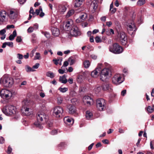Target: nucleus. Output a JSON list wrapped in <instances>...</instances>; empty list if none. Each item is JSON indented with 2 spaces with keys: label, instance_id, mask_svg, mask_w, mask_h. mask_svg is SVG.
I'll list each match as a JSON object with an SVG mask.
<instances>
[{
  "label": "nucleus",
  "instance_id": "nucleus-61",
  "mask_svg": "<svg viewBox=\"0 0 154 154\" xmlns=\"http://www.w3.org/2000/svg\"><path fill=\"white\" fill-rule=\"evenodd\" d=\"M112 25V23L111 21H109L106 22V25L109 27L110 26Z\"/></svg>",
  "mask_w": 154,
  "mask_h": 154
},
{
  "label": "nucleus",
  "instance_id": "nucleus-9",
  "mask_svg": "<svg viewBox=\"0 0 154 154\" xmlns=\"http://www.w3.org/2000/svg\"><path fill=\"white\" fill-rule=\"evenodd\" d=\"M122 75L120 74H115L112 78L113 83L116 85H118L122 83L123 81V80L122 79Z\"/></svg>",
  "mask_w": 154,
  "mask_h": 154
},
{
  "label": "nucleus",
  "instance_id": "nucleus-58",
  "mask_svg": "<svg viewBox=\"0 0 154 154\" xmlns=\"http://www.w3.org/2000/svg\"><path fill=\"white\" fill-rule=\"evenodd\" d=\"M57 131L56 130H53L51 132V134L52 135H55V134H57Z\"/></svg>",
  "mask_w": 154,
  "mask_h": 154
},
{
  "label": "nucleus",
  "instance_id": "nucleus-62",
  "mask_svg": "<svg viewBox=\"0 0 154 154\" xmlns=\"http://www.w3.org/2000/svg\"><path fill=\"white\" fill-rule=\"evenodd\" d=\"M66 144L64 142H62L59 145V146H61V147H65Z\"/></svg>",
  "mask_w": 154,
  "mask_h": 154
},
{
  "label": "nucleus",
  "instance_id": "nucleus-4",
  "mask_svg": "<svg viewBox=\"0 0 154 154\" xmlns=\"http://www.w3.org/2000/svg\"><path fill=\"white\" fill-rule=\"evenodd\" d=\"M46 115L43 112H39L37 115V121L35 123V125L36 127L41 128L42 127L41 122L46 118Z\"/></svg>",
  "mask_w": 154,
  "mask_h": 154
},
{
  "label": "nucleus",
  "instance_id": "nucleus-3",
  "mask_svg": "<svg viewBox=\"0 0 154 154\" xmlns=\"http://www.w3.org/2000/svg\"><path fill=\"white\" fill-rule=\"evenodd\" d=\"M111 75L110 69L108 68H105L100 72V79L102 81H104Z\"/></svg>",
  "mask_w": 154,
  "mask_h": 154
},
{
  "label": "nucleus",
  "instance_id": "nucleus-27",
  "mask_svg": "<svg viewBox=\"0 0 154 154\" xmlns=\"http://www.w3.org/2000/svg\"><path fill=\"white\" fill-rule=\"evenodd\" d=\"M59 80L60 81L63 83L65 84L67 82V80L66 79V76L65 75L60 76Z\"/></svg>",
  "mask_w": 154,
  "mask_h": 154
},
{
  "label": "nucleus",
  "instance_id": "nucleus-23",
  "mask_svg": "<svg viewBox=\"0 0 154 154\" xmlns=\"http://www.w3.org/2000/svg\"><path fill=\"white\" fill-rule=\"evenodd\" d=\"M66 8L64 5H60L59 7V12L61 14H63L66 11Z\"/></svg>",
  "mask_w": 154,
  "mask_h": 154
},
{
  "label": "nucleus",
  "instance_id": "nucleus-43",
  "mask_svg": "<svg viewBox=\"0 0 154 154\" xmlns=\"http://www.w3.org/2000/svg\"><path fill=\"white\" fill-rule=\"evenodd\" d=\"M95 39L96 42L97 43H98L101 42V40L100 38L98 36H96L95 38Z\"/></svg>",
  "mask_w": 154,
  "mask_h": 154
},
{
  "label": "nucleus",
  "instance_id": "nucleus-35",
  "mask_svg": "<svg viewBox=\"0 0 154 154\" xmlns=\"http://www.w3.org/2000/svg\"><path fill=\"white\" fill-rule=\"evenodd\" d=\"M57 102L58 104H61L63 102V99L62 97L60 96H59L57 97Z\"/></svg>",
  "mask_w": 154,
  "mask_h": 154
},
{
  "label": "nucleus",
  "instance_id": "nucleus-10",
  "mask_svg": "<svg viewBox=\"0 0 154 154\" xmlns=\"http://www.w3.org/2000/svg\"><path fill=\"white\" fill-rule=\"evenodd\" d=\"M118 37L119 38L122 45H126L127 43V38L125 33L123 32H119L117 35Z\"/></svg>",
  "mask_w": 154,
  "mask_h": 154
},
{
  "label": "nucleus",
  "instance_id": "nucleus-26",
  "mask_svg": "<svg viewBox=\"0 0 154 154\" xmlns=\"http://www.w3.org/2000/svg\"><path fill=\"white\" fill-rule=\"evenodd\" d=\"M84 0H76L74 6L75 7H80L82 4Z\"/></svg>",
  "mask_w": 154,
  "mask_h": 154
},
{
  "label": "nucleus",
  "instance_id": "nucleus-7",
  "mask_svg": "<svg viewBox=\"0 0 154 154\" xmlns=\"http://www.w3.org/2000/svg\"><path fill=\"white\" fill-rule=\"evenodd\" d=\"M12 94V92L8 90L0 88V95L2 98L9 99Z\"/></svg>",
  "mask_w": 154,
  "mask_h": 154
},
{
  "label": "nucleus",
  "instance_id": "nucleus-50",
  "mask_svg": "<svg viewBox=\"0 0 154 154\" xmlns=\"http://www.w3.org/2000/svg\"><path fill=\"white\" fill-rule=\"evenodd\" d=\"M69 65V63L67 61H65L63 64V66L61 67V68L63 69V66L66 67Z\"/></svg>",
  "mask_w": 154,
  "mask_h": 154
},
{
  "label": "nucleus",
  "instance_id": "nucleus-34",
  "mask_svg": "<svg viewBox=\"0 0 154 154\" xmlns=\"http://www.w3.org/2000/svg\"><path fill=\"white\" fill-rule=\"evenodd\" d=\"M145 3V0H138L137 3V4L139 6H141L144 5Z\"/></svg>",
  "mask_w": 154,
  "mask_h": 154
},
{
  "label": "nucleus",
  "instance_id": "nucleus-49",
  "mask_svg": "<svg viewBox=\"0 0 154 154\" xmlns=\"http://www.w3.org/2000/svg\"><path fill=\"white\" fill-rule=\"evenodd\" d=\"M34 30L33 27H30L27 29V32L29 33H31L33 32Z\"/></svg>",
  "mask_w": 154,
  "mask_h": 154
},
{
  "label": "nucleus",
  "instance_id": "nucleus-41",
  "mask_svg": "<svg viewBox=\"0 0 154 154\" xmlns=\"http://www.w3.org/2000/svg\"><path fill=\"white\" fill-rule=\"evenodd\" d=\"M42 11V8L41 7H40L39 8V9H37L35 11V14L36 13L38 15L39 14V13L40 12Z\"/></svg>",
  "mask_w": 154,
  "mask_h": 154
},
{
  "label": "nucleus",
  "instance_id": "nucleus-48",
  "mask_svg": "<svg viewBox=\"0 0 154 154\" xmlns=\"http://www.w3.org/2000/svg\"><path fill=\"white\" fill-rule=\"evenodd\" d=\"M6 30L5 29H3L0 31V35H3L6 32Z\"/></svg>",
  "mask_w": 154,
  "mask_h": 154
},
{
  "label": "nucleus",
  "instance_id": "nucleus-25",
  "mask_svg": "<svg viewBox=\"0 0 154 154\" xmlns=\"http://www.w3.org/2000/svg\"><path fill=\"white\" fill-rule=\"evenodd\" d=\"M102 87L104 91H106L111 89L110 86L108 83H105L103 84Z\"/></svg>",
  "mask_w": 154,
  "mask_h": 154
},
{
  "label": "nucleus",
  "instance_id": "nucleus-38",
  "mask_svg": "<svg viewBox=\"0 0 154 154\" xmlns=\"http://www.w3.org/2000/svg\"><path fill=\"white\" fill-rule=\"evenodd\" d=\"M68 61L70 63V64L71 65L73 64L75 62V60L74 59H72V57H70L68 59Z\"/></svg>",
  "mask_w": 154,
  "mask_h": 154
},
{
  "label": "nucleus",
  "instance_id": "nucleus-17",
  "mask_svg": "<svg viewBox=\"0 0 154 154\" xmlns=\"http://www.w3.org/2000/svg\"><path fill=\"white\" fill-rule=\"evenodd\" d=\"M73 22L72 20L67 21L66 22L65 26L63 27V29L66 31H70L71 29V28L72 27Z\"/></svg>",
  "mask_w": 154,
  "mask_h": 154
},
{
  "label": "nucleus",
  "instance_id": "nucleus-6",
  "mask_svg": "<svg viewBox=\"0 0 154 154\" xmlns=\"http://www.w3.org/2000/svg\"><path fill=\"white\" fill-rule=\"evenodd\" d=\"M97 106L100 111H102L106 109V103L103 99H99L97 101Z\"/></svg>",
  "mask_w": 154,
  "mask_h": 154
},
{
  "label": "nucleus",
  "instance_id": "nucleus-14",
  "mask_svg": "<svg viewBox=\"0 0 154 154\" xmlns=\"http://www.w3.org/2000/svg\"><path fill=\"white\" fill-rule=\"evenodd\" d=\"M137 29V28L133 23L128 24L127 25V30L129 33L131 34H133L134 32Z\"/></svg>",
  "mask_w": 154,
  "mask_h": 154
},
{
  "label": "nucleus",
  "instance_id": "nucleus-24",
  "mask_svg": "<svg viewBox=\"0 0 154 154\" xmlns=\"http://www.w3.org/2000/svg\"><path fill=\"white\" fill-rule=\"evenodd\" d=\"M86 117L88 120H91L93 119V114L90 111H87L86 112Z\"/></svg>",
  "mask_w": 154,
  "mask_h": 154
},
{
  "label": "nucleus",
  "instance_id": "nucleus-33",
  "mask_svg": "<svg viewBox=\"0 0 154 154\" xmlns=\"http://www.w3.org/2000/svg\"><path fill=\"white\" fill-rule=\"evenodd\" d=\"M46 76L51 78H53L54 76V75L52 72L49 71L47 72Z\"/></svg>",
  "mask_w": 154,
  "mask_h": 154
},
{
  "label": "nucleus",
  "instance_id": "nucleus-39",
  "mask_svg": "<svg viewBox=\"0 0 154 154\" xmlns=\"http://www.w3.org/2000/svg\"><path fill=\"white\" fill-rule=\"evenodd\" d=\"M42 33L44 34L47 38H50V35L49 32H42Z\"/></svg>",
  "mask_w": 154,
  "mask_h": 154
},
{
  "label": "nucleus",
  "instance_id": "nucleus-52",
  "mask_svg": "<svg viewBox=\"0 0 154 154\" xmlns=\"http://www.w3.org/2000/svg\"><path fill=\"white\" fill-rule=\"evenodd\" d=\"M17 57L19 59H22L23 58V56L21 54H17Z\"/></svg>",
  "mask_w": 154,
  "mask_h": 154
},
{
  "label": "nucleus",
  "instance_id": "nucleus-12",
  "mask_svg": "<svg viewBox=\"0 0 154 154\" xmlns=\"http://www.w3.org/2000/svg\"><path fill=\"white\" fill-rule=\"evenodd\" d=\"M71 35L74 36L80 35L81 32L78 28L76 26L73 25L70 31Z\"/></svg>",
  "mask_w": 154,
  "mask_h": 154
},
{
  "label": "nucleus",
  "instance_id": "nucleus-8",
  "mask_svg": "<svg viewBox=\"0 0 154 154\" xmlns=\"http://www.w3.org/2000/svg\"><path fill=\"white\" fill-rule=\"evenodd\" d=\"M63 112L62 108L57 106L54 107L53 109V114L54 116L57 118H60L62 116Z\"/></svg>",
  "mask_w": 154,
  "mask_h": 154
},
{
  "label": "nucleus",
  "instance_id": "nucleus-53",
  "mask_svg": "<svg viewBox=\"0 0 154 154\" xmlns=\"http://www.w3.org/2000/svg\"><path fill=\"white\" fill-rule=\"evenodd\" d=\"M60 61V59H54L53 60V61L54 62V64L57 65L58 63V61Z\"/></svg>",
  "mask_w": 154,
  "mask_h": 154
},
{
  "label": "nucleus",
  "instance_id": "nucleus-46",
  "mask_svg": "<svg viewBox=\"0 0 154 154\" xmlns=\"http://www.w3.org/2000/svg\"><path fill=\"white\" fill-rule=\"evenodd\" d=\"M16 41L18 42H21L22 41L21 37L20 36H18L16 38Z\"/></svg>",
  "mask_w": 154,
  "mask_h": 154
},
{
  "label": "nucleus",
  "instance_id": "nucleus-11",
  "mask_svg": "<svg viewBox=\"0 0 154 154\" xmlns=\"http://www.w3.org/2000/svg\"><path fill=\"white\" fill-rule=\"evenodd\" d=\"M26 103H27V101H24L23 102V104H25V105L23 106L22 110L25 115L28 116L31 114L32 110L28 107Z\"/></svg>",
  "mask_w": 154,
  "mask_h": 154
},
{
  "label": "nucleus",
  "instance_id": "nucleus-37",
  "mask_svg": "<svg viewBox=\"0 0 154 154\" xmlns=\"http://www.w3.org/2000/svg\"><path fill=\"white\" fill-rule=\"evenodd\" d=\"M58 89L62 93H65L68 90V88H62L60 87Z\"/></svg>",
  "mask_w": 154,
  "mask_h": 154
},
{
  "label": "nucleus",
  "instance_id": "nucleus-36",
  "mask_svg": "<svg viewBox=\"0 0 154 154\" xmlns=\"http://www.w3.org/2000/svg\"><path fill=\"white\" fill-rule=\"evenodd\" d=\"M40 54L38 52H36L35 53V56L34 57L35 60H40L41 59Z\"/></svg>",
  "mask_w": 154,
  "mask_h": 154
},
{
  "label": "nucleus",
  "instance_id": "nucleus-56",
  "mask_svg": "<svg viewBox=\"0 0 154 154\" xmlns=\"http://www.w3.org/2000/svg\"><path fill=\"white\" fill-rule=\"evenodd\" d=\"M15 37L12 34H11L9 37V39L10 41H12L14 39Z\"/></svg>",
  "mask_w": 154,
  "mask_h": 154
},
{
  "label": "nucleus",
  "instance_id": "nucleus-32",
  "mask_svg": "<svg viewBox=\"0 0 154 154\" xmlns=\"http://www.w3.org/2000/svg\"><path fill=\"white\" fill-rule=\"evenodd\" d=\"M74 13V11L73 10H71L69 11L67 14L66 15V17H69L70 16H72Z\"/></svg>",
  "mask_w": 154,
  "mask_h": 154
},
{
  "label": "nucleus",
  "instance_id": "nucleus-18",
  "mask_svg": "<svg viewBox=\"0 0 154 154\" xmlns=\"http://www.w3.org/2000/svg\"><path fill=\"white\" fill-rule=\"evenodd\" d=\"M8 15L11 19H14L17 17V14L15 11L10 10L8 12Z\"/></svg>",
  "mask_w": 154,
  "mask_h": 154
},
{
  "label": "nucleus",
  "instance_id": "nucleus-47",
  "mask_svg": "<svg viewBox=\"0 0 154 154\" xmlns=\"http://www.w3.org/2000/svg\"><path fill=\"white\" fill-rule=\"evenodd\" d=\"M101 88L100 86L97 87L95 89V91L96 93H98L101 90Z\"/></svg>",
  "mask_w": 154,
  "mask_h": 154
},
{
  "label": "nucleus",
  "instance_id": "nucleus-42",
  "mask_svg": "<svg viewBox=\"0 0 154 154\" xmlns=\"http://www.w3.org/2000/svg\"><path fill=\"white\" fill-rule=\"evenodd\" d=\"M7 45L9 47L12 48L13 47V43L12 42H6Z\"/></svg>",
  "mask_w": 154,
  "mask_h": 154
},
{
  "label": "nucleus",
  "instance_id": "nucleus-51",
  "mask_svg": "<svg viewBox=\"0 0 154 154\" xmlns=\"http://www.w3.org/2000/svg\"><path fill=\"white\" fill-rule=\"evenodd\" d=\"M12 151V148L10 147V146H9L8 149L7 151V152L8 154H10Z\"/></svg>",
  "mask_w": 154,
  "mask_h": 154
},
{
  "label": "nucleus",
  "instance_id": "nucleus-59",
  "mask_svg": "<svg viewBox=\"0 0 154 154\" xmlns=\"http://www.w3.org/2000/svg\"><path fill=\"white\" fill-rule=\"evenodd\" d=\"M14 27V26L13 25H8L6 27L8 29H9L10 28H13Z\"/></svg>",
  "mask_w": 154,
  "mask_h": 154
},
{
  "label": "nucleus",
  "instance_id": "nucleus-19",
  "mask_svg": "<svg viewBox=\"0 0 154 154\" xmlns=\"http://www.w3.org/2000/svg\"><path fill=\"white\" fill-rule=\"evenodd\" d=\"M67 108L69 110V112L70 114L74 113L76 112V108L74 105H69L67 106Z\"/></svg>",
  "mask_w": 154,
  "mask_h": 154
},
{
  "label": "nucleus",
  "instance_id": "nucleus-55",
  "mask_svg": "<svg viewBox=\"0 0 154 154\" xmlns=\"http://www.w3.org/2000/svg\"><path fill=\"white\" fill-rule=\"evenodd\" d=\"M65 70L63 69V68L62 69H59L58 70L60 74H63L64 73V72H65Z\"/></svg>",
  "mask_w": 154,
  "mask_h": 154
},
{
  "label": "nucleus",
  "instance_id": "nucleus-60",
  "mask_svg": "<svg viewBox=\"0 0 154 154\" xmlns=\"http://www.w3.org/2000/svg\"><path fill=\"white\" fill-rule=\"evenodd\" d=\"M29 12L30 14H32L33 15H34V14H35V13L34 12V10L32 7L30 8V9L29 11Z\"/></svg>",
  "mask_w": 154,
  "mask_h": 154
},
{
  "label": "nucleus",
  "instance_id": "nucleus-13",
  "mask_svg": "<svg viewBox=\"0 0 154 154\" xmlns=\"http://www.w3.org/2000/svg\"><path fill=\"white\" fill-rule=\"evenodd\" d=\"M86 5H90V8L91 9L95 11L97 9L98 5L97 1L94 0L92 1L89 0L86 2Z\"/></svg>",
  "mask_w": 154,
  "mask_h": 154
},
{
  "label": "nucleus",
  "instance_id": "nucleus-31",
  "mask_svg": "<svg viewBox=\"0 0 154 154\" xmlns=\"http://www.w3.org/2000/svg\"><path fill=\"white\" fill-rule=\"evenodd\" d=\"M83 65L85 68H87L90 66V62L88 60H85L84 62Z\"/></svg>",
  "mask_w": 154,
  "mask_h": 154
},
{
  "label": "nucleus",
  "instance_id": "nucleus-1",
  "mask_svg": "<svg viewBox=\"0 0 154 154\" xmlns=\"http://www.w3.org/2000/svg\"><path fill=\"white\" fill-rule=\"evenodd\" d=\"M109 50L110 52L115 54H119L122 53L123 51L122 47L116 43L110 45L109 47Z\"/></svg>",
  "mask_w": 154,
  "mask_h": 154
},
{
  "label": "nucleus",
  "instance_id": "nucleus-40",
  "mask_svg": "<svg viewBox=\"0 0 154 154\" xmlns=\"http://www.w3.org/2000/svg\"><path fill=\"white\" fill-rule=\"evenodd\" d=\"M147 110L149 113H152L154 111V109L152 108L150 106H148L147 108Z\"/></svg>",
  "mask_w": 154,
  "mask_h": 154
},
{
  "label": "nucleus",
  "instance_id": "nucleus-21",
  "mask_svg": "<svg viewBox=\"0 0 154 154\" xmlns=\"http://www.w3.org/2000/svg\"><path fill=\"white\" fill-rule=\"evenodd\" d=\"M100 72L99 71L98 68H96L91 73V76L93 77H97L99 75Z\"/></svg>",
  "mask_w": 154,
  "mask_h": 154
},
{
  "label": "nucleus",
  "instance_id": "nucleus-54",
  "mask_svg": "<svg viewBox=\"0 0 154 154\" xmlns=\"http://www.w3.org/2000/svg\"><path fill=\"white\" fill-rule=\"evenodd\" d=\"M91 57L94 60H96L97 57V56L94 54H92L91 55Z\"/></svg>",
  "mask_w": 154,
  "mask_h": 154
},
{
  "label": "nucleus",
  "instance_id": "nucleus-44",
  "mask_svg": "<svg viewBox=\"0 0 154 154\" xmlns=\"http://www.w3.org/2000/svg\"><path fill=\"white\" fill-rule=\"evenodd\" d=\"M103 67V65L102 63H99L96 68H98L100 71H101V69Z\"/></svg>",
  "mask_w": 154,
  "mask_h": 154
},
{
  "label": "nucleus",
  "instance_id": "nucleus-45",
  "mask_svg": "<svg viewBox=\"0 0 154 154\" xmlns=\"http://www.w3.org/2000/svg\"><path fill=\"white\" fill-rule=\"evenodd\" d=\"M39 64L38 63H36L34 65L32 66V68L33 69H38L39 66Z\"/></svg>",
  "mask_w": 154,
  "mask_h": 154
},
{
  "label": "nucleus",
  "instance_id": "nucleus-64",
  "mask_svg": "<svg viewBox=\"0 0 154 154\" xmlns=\"http://www.w3.org/2000/svg\"><path fill=\"white\" fill-rule=\"evenodd\" d=\"M83 21L81 19H80L79 17L76 20V22L77 23H79Z\"/></svg>",
  "mask_w": 154,
  "mask_h": 154
},
{
  "label": "nucleus",
  "instance_id": "nucleus-16",
  "mask_svg": "<svg viewBox=\"0 0 154 154\" xmlns=\"http://www.w3.org/2000/svg\"><path fill=\"white\" fill-rule=\"evenodd\" d=\"M7 12L5 11H2L0 12V24H2L5 22V17Z\"/></svg>",
  "mask_w": 154,
  "mask_h": 154
},
{
  "label": "nucleus",
  "instance_id": "nucleus-2",
  "mask_svg": "<svg viewBox=\"0 0 154 154\" xmlns=\"http://www.w3.org/2000/svg\"><path fill=\"white\" fill-rule=\"evenodd\" d=\"M6 87H10L13 84V79L5 75L0 79V84H2Z\"/></svg>",
  "mask_w": 154,
  "mask_h": 154
},
{
  "label": "nucleus",
  "instance_id": "nucleus-22",
  "mask_svg": "<svg viewBox=\"0 0 154 154\" xmlns=\"http://www.w3.org/2000/svg\"><path fill=\"white\" fill-rule=\"evenodd\" d=\"M64 121L67 124L70 123L71 125L73 124L74 123V120L68 117H65L64 118Z\"/></svg>",
  "mask_w": 154,
  "mask_h": 154
},
{
  "label": "nucleus",
  "instance_id": "nucleus-57",
  "mask_svg": "<svg viewBox=\"0 0 154 154\" xmlns=\"http://www.w3.org/2000/svg\"><path fill=\"white\" fill-rule=\"evenodd\" d=\"M102 142L104 144H108L109 143V141L107 139H105L102 140Z\"/></svg>",
  "mask_w": 154,
  "mask_h": 154
},
{
  "label": "nucleus",
  "instance_id": "nucleus-5",
  "mask_svg": "<svg viewBox=\"0 0 154 154\" xmlns=\"http://www.w3.org/2000/svg\"><path fill=\"white\" fill-rule=\"evenodd\" d=\"M16 108L13 106H8L3 108L2 111L5 115H11L16 113Z\"/></svg>",
  "mask_w": 154,
  "mask_h": 154
},
{
  "label": "nucleus",
  "instance_id": "nucleus-29",
  "mask_svg": "<svg viewBox=\"0 0 154 154\" xmlns=\"http://www.w3.org/2000/svg\"><path fill=\"white\" fill-rule=\"evenodd\" d=\"M87 17V14L85 13H82L79 16V18L83 21L85 20Z\"/></svg>",
  "mask_w": 154,
  "mask_h": 154
},
{
  "label": "nucleus",
  "instance_id": "nucleus-28",
  "mask_svg": "<svg viewBox=\"0 0 154 154\" xmlns=\"http://www.w3.org/2000/svg\"><path fill=\"white\" fill-rule=\"evenodd\" d=\"M85 77L82 75H80L77 78V81L79 83L82 82L85 79Z\"/></svg>",
  "mask_w": 154,
  "mask_h": 154
},
{
  "label": "nucleus",
  "instance_id": "nucleus-20",
  "mask_svg": "<svg viewBox=\"0 0 154 154\" xmlns=\"http://www.w3.org/2000/svg\"><path fill=\"white\" fill-rule=\"evenodd\" d=\"M51 32L52 34L55 36H58L60 33L59 29L55 27H52L51 28Z\"/></svg>",
  "mask_w": 154,
  "mask_h": 154
},
{
  "label": "nucleus",
  "instance_id": "nucleus-30",
  "mask_svg": "<svg viewBox=\"0 0 154 154\" xmlns=\"http://www.w3.org/2000/svg\"><path fill=\"white\" fill-rule=\"evenodd\" d=\"M25 69L27 72H34L35 71V70L33 69L32 68L30 67L28 65H26L25 66Z\"/></svg>",
  "mask_w": 154,
  "mask_h": 154
},
{
  "label": "nucleus",
  "instance_id": "nucleus-63",
  "mask_svg": "<svg viewBox=\"0 0 154 154\" xmlns=\"http://www.w3.org/2000/svg\"><path fill=\"white\" fill-rule=\"evenodd\" d=\"M18 1L20 4H23L26 1V0H18Z\"/></svg>",
  "mask_w": 154,
  "mask_h": 154
},
{
  "label": "nucleus",
  "instance_id": "nucleus-15",
  "mask_svg": "<svg viewBox=\"0 0 154 154\" xmlns=\"http://www.w3.org/2000/svg\"><path fill=\"white\" fill-rule=\"evenodd\" d=\"M83 100L85 104H87L88 105H90L93 103V100L89 96H85L84 97Z\"/></svg>",
  "mask_w": 154,
  "mask_h": 154
}]
</instances>
